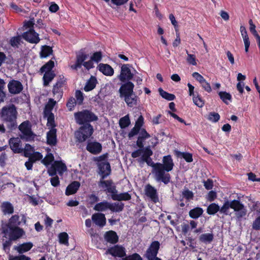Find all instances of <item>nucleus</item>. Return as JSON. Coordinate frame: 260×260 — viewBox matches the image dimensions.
Instances as JSON below:
<instances>
[{"instance_id":"obj_1","label":"nucleus","mask_w":260,"mask_h":260,"mask_svg":"<svg viewBox=\"0 0 260 260\" xmlns=\"http://www.w3.org/2000/svg\"><path fill=\"white\" fill-rule=\"evenodd\" d=\"M231 208L235 212L238 219L244 217L247 214V209L239 200L225 201L221 208L215 203L210 204L207 208V213L209 215H214L218 211L225 215L230 214L229 209Z\"/></svg>"},{"instance_id":"obj_2","label":"nucleus","mask_w":260,"mask_h":260,"mask_svg":"<svg viewBox=\"0 0 260 260\" xmlns=\"http://www.w3.org/2000/svg\"><path fill=\"white\" fill-rule=\"evenodd\" d=\"M17 108L13 104L4 106L0 110V118L6 123L7 128L10 131L17 128Z\"/></svg>"},{"instance_id":"obj_3","label":"nucleus","mask_w":260,"mask_h":260,"mask_svg":"<svg viewBox=\"0 0 260 260\" xmlns=\"http://www.w3.org/2000/svg\"><path fill=\"white\" fill-rule=\"evenodd\" d=\"M119 89V96L124 98L128 107H133L137 104L138 97L134 92L135 85L131 81L124 82Z\"/></svg>"},{"instance_id":"obj_4","label":"nucleus","mask_w":260,"mask_h":260,"mask_svg":"<svg viewBox=\"0 0 260 260\" xmlns=\"http://www.w3.org/2000/svg\"><path fill=\"white\" fill-rule=\"evenodd\" d=\"M75 118L79 124L89 123L90 122L98 120V117L93 112L89 110H85L75 113Z\"/></svg>"},{"instance_id":"obj_5","label":"nucleus","mask_w":260,"mask_h":260,"mask_svg":"<svg viewBox=\"0 0 260 260\" xmlns=\"http://www.w3.org/2000/svg\"><path fill=\"white\" fill-rule=\"evenodd\" d=\"M21 134L20 138L26 141L34 140L36 135L31 131V126L29 121L26 120L21 123L18 126Z\"/></svg>"},{"instance_id":"obj_6","label":"nucleus","mask_w":260,"mask_h":260,"mask_svg":"<svg viewBox=\"0 0 260 260\" xmlns=\"http://www.w3.org/2000/svg\"><path fill=\"white\" fill-rule=\"evenodd\" d=\"M82 125L75 134L76 138L79 142L85 141L93 133V127L90 123Z\"/></svg>"},{"instance_id":"obj_7","label":"nucleus","mask_w":260,"mask_h":260,"mask_svg":"<svg viewBox=\"0 0 260 260\" xmlns=\"http://www.w3.org/2000/svg\"><path fill=\"white\" fill-rule=\"evenodd\" d=\"M3 232L5 234V237L7 235L14 241L21 237L24 234V230L18 226H13L8 224L6 228H3Z\"/></svg>"},{"instance_id":"obj_8","label":"nucleus","mask_w":260,"mask_h":260,"mask_svg":"<svg viewBox=\"0 0 260 260\" xmlns=\"http://www.w3.org/2000/svg\"><path fill=\"white\" fill-rule=\"evenodd\" d=\"M99 186L104 189L107 193H111V195H129L127 192L117 194L116 187L111 180H100L98 183Z\"/></svg>"},{"instance_id":"obj_9","label":"nucleus","mask_w":260,"mask_h":260,"mask_svg":"<svg viewBox=\"0 0 260 260\" xmlns=\"http://www.w3.org/2000/svg\"><path fill=\"white\" fill-rule=\"evenodd\" d=\"M160 243L158 241H152L147 249L144 256L148 260H154L157 257V254L160 248Z\"/></svg>"},{"instance_id":"obj_10","label":"nucleus","mask_w":260,"mask_h":260,"mask_svg":"<svg viewBox=\"0 0 260 260\" xmlns=\"http://www.w3.org/2000/svg\"><path fill=\"white\" fill-rule=\"evenodd\" d=\"M129 64H123L121 67L120 73L118 78L122 82L130 81L134 77V74L132 73Z\"/></svg>"},{"instance_id":"obj_11","label":"nucleus","mask_w":260,"mask_h":260,"mask_svg":"<svg viewBox=\"0 0 260 260\" xmlns=\"http://www.w3.org/2000/svg\"><path fill=\"white\" fill-rule=\"evenodd\" d=\"M155 179L158 182H162L165 184L170 182L171 176L166 170L158 167L155 171H153Z\"/></svg>"},{"instance_id":"obj_12","label":"nucleus","mask_w":260,"mask_h":260,"mask_svg":"<svg viewBox=\"0 0 260 260\" xmlns=\"http://www.w3.org/2000/svg\"><path fill=\"white\" fill-rule=\"evenodd\" d=\"M114 257L124 258L126 256V250L124 247L120 245H115L108 249L106 251Z\"/></svg>"},{"instance_id":"obj_13","label":"nucleus","mask_w":260,"mask_h":260,"mask_svg":"<svg viewBox=\"0 0 260 260\" xmlns=\"http://www.w3.org/2000/svg\"><path fill=\"white\" fill-rule=\"evenodd\" d=\"M22 37L27 42L31 44L38 43L40 39L39 34L35 32L34 29H29L28 30L23 32Z\"/></svg>"},{"instance_id":"obj_14","label":"nucleus","mask_w":260,"mask_h":260,"mask_svg":"<svg viewBox=\"0 0 260 260\" xmlns=\"http://www.w3.org/2000/svg\"><path fill=\"white\" fill-rule=\"evenodd\" d=\"M98 166L99 169V174L102 177L101 180H104L111 173L110 165L107 161H100L98 162Z\"/></svg>"},{"instance_id":"obj_15","label":"nucleus","mask_w":260,"mask_h":260,"mask_svg":"<svg viewBox=\"0 0 260 260\" xmlns=\"http://www.w3.org/2000/svg\"><path fill=\"white\" fill-rule=\"evenodd\" d=\"M9 144L11 149L14 153H20L23 152L21 142L18 137L10 138L9 140Z\"/></svg>"},{"instance_id":"obj_16","label":"nucleus","mask_w":260,"mask_h":260,"mask_svg":"<svg viewBox=\"0 0 260 260\" xmlns=\"http://www.w3.org/2000/svg\"><path fill=\"white\" fill-rule=\"evenodd\" d=\"M8 88L10 93L13 94H17L22 91L23 87L20 81L12 80L8 83Z\"/></svg>"},{"instance_id":"obj_17","label":"nucleus","mask_w":260,"mask_h":260,"mask_svg":"<svg viewBox=\"0 0 260 260\" xmlns=\"http://www.w3.org/2000/svg\"><path fill=\"white\" fill-rule=\"evenodd\" d=\"M66 82V79L62 76H59V79L56 82L55 84L54 85L52 92L54 96L56 95V98L59 99L62 96L61 88Z\"/></svg>"},{"instance_id":"obj_18","label":"nucleus","mask_w":260,"mask_h":260,"mask_svg":"<svg viewBox=\"0 0 260 260\" xmlns=\"http://www.w3.org/2000/svg\"><path fill=\"white\" fill-rule=\"evenodd\" d=\"M162 162L163 164L157 162V166L159 168L166 170L167 172L172 170L174 165L170 155L164 156Z\"/></svg>"},{"instance_id":"obj_19","label":"nucleus","mask_w":260,"mask_h":260,"mask_svg":"<svg viewBox=\"0 0 260 260\" xmlns=\"http://www.w3.org/2000/svg\"><path fill=\"white\" fill-rule=\"evenodd\" d=\"M92 221L96 225L103 227L106 223V218L104 214L102 213H95L92 215Z\"/></svg>"},{"instance_id":"obj_20","label":"nucleus","mask_w":260,"mask_h":260,"mask_svg":"<svg viewBox=\"0 0 260 260\" xmlns=\"http://www.w3.org/2000/svg\"><path fill=\"white\" fill-rule=\"evenodd\" d=\"M86 149L93 154H97L102 151V146L101 144L99 142H90L88 143Z\"/></svg>"},{"instance_id":"obj_21","label":"nucleus","mask_w":260,"mask_h":260,"mask_svg":"<svg viewBox=\"0 0 260 260\" xmlns=\"http://www.w3.org/2000/svg\"><path fill=\"white\" fill-rule=\"evenodd\" d=\"M104 239L108 243L115 244L118 242L119 237L116 232L111 230L105 233Z\"/></svg>"},{"instance_id":"obj_22","label":"nucleus","mask_w":260,"mask_h":260,"mask_svg":"<svg viewBox=\"0 0 260 260\" xmlns=\"http://www.w3.org/2000/svg\"><path fill=\"white\" fill-rule=\"evenodd\" d=\"M56 129L52 127L47 134V142L50 145L54 146L56 144Z\"/></svg>"},{"instance_id":"obj_23","label":"nucleus","mask_w":260,"mask_h":260,"mask_svg":"<svg viewBox=\"0 0 260 260\" xmlns=\"http://www.w3.org/2000/svg\"><path fill=\"white\" fill-rule=\"evenodd\" d=\"M99 70L104 75L111 76L114 74V69L108 64L100 63L98 66Z\"/></svg>"},{"instance_id":"obj_24","label":"nucleus","mask_w":260,"mask_h":260,"mask_svg":"<svg viewBox=\"0 0 260 260\" xmlns=\"http://www.w3.org/2000/svg\"><path fill=\"white\" fill-rule=\"evenodd\" d=\"M32 246L33 244L31 242H26L20 244L18 246H15L14 249L16 250L19 253L22 254L28 251L31 249Z\"/></svg>"},{"instance_id":"obj_25","label":"nucleus","mask_w":260,"mask_h":260,"mask_svg":"<svg viewBox=\"0 0 260 260\" xmlns=\"http://www.w3.org/2000/svg\"><path fill=\"white\" fill-rule=\"evenodd\" d=\"M80 186V183L78 181H74L72 182L67 187L66 190V195L75 194L78 190Z\"/></svg>"},{"instance_id":"obj_26","label":"nucleus","mask_w":260,"mask_h":260,"mask_svg":"<svg viewBox=\"0 0 260 260\" xmlns=\"http://www.w3.org/2000/svg\"><path fill=\"white\" fill-rule=\"evenodd\" d=\"M199 241L205 244L211 243L214 239V235L212 233L202 234L199 236Z\"/></svg>"},{"instance_id":"obj_27","label":"nucleus","mask_w":260,"mask_h":260,"mask_svg":"<svg viewBox=\"0 0 260 260\" xmlns=\"http://www.w3.org/2000/svg\"><path fill=\"white\" fill-rule=\"evenodd\" d=\"M97 80L95 77L91 76L87 81L86 85L84 87L85 91H89L93 89L96 86Z\"/></svg>"},{"instance_id":"obj_28","label":"nucleus","mask_w":260,"mask_h":260,"mask_svg":"<svg viewBox=\"0 0 260 260\" xmlns=\"http://www.w3.org/2000/svg\"><path fill=\"white\" fill-rule=\"evenodd\" d=\"M204 210L201 207H195L189 212V216L192 219H197L203 213Z\"/></svg>"},{"instance_id":"obj_29","label":"nucleus","mask_w":260,"mask_h":260,"mask_svg":"<svg viewBox=\"0 0 260 260\" xmlns=\"http://www.w3.org/2000/svg\"><path fill=\"white\" fill-rule=\"evenodd\" d=\"M109 207L110 203L107 201H104L96 204L93 207V209L97 211L102 212L109 209Z\"/></svg>"},{"instance_id":"obj_30","label":"nucleus","mask_w":260,"mask_h":260,"mask_svg":"<svg viewBox=\"0 0 260 260\" xmlns=\"http://www.w3.org/2000/svg\"><path fill=\"white\" fill-rule=\"evenodd\" d=\"M153 154L152 151L149 146L143 149L142 155L140 158V162H145Z\"/></svg>"},{"instance_id":"obj_31","label":"nucleus","mask_w":260,"mask_h":260,"mask_svg":"<svg viewBox=\"0 0 260 260\" xmlns=\"http://www.w3.org/2000/svg\"><path fill=\"white\" fill-rule=\"evenodd\" d=\"M124 208V204L121 202L110 203L109 210L112 212H119L122 211Z\"/></svg>"},{"instance_id":"obj_32","label":"nucleus","mask_w":260,"mask_h":260,"mask_svg":"<svg viewBox=\"0 0 260 260\" xmlns=\"http://www.w3.org/2000/svg\"><path fill=\"white\" fill-rule=\"evenodd\" d=\"M55 74L53 72H46L43 76L44 85L47 86L49 83L54 79Z\"/></svg>"},{"instance_id":"obj_33","label":"nucleus","mask_w":260,"mask_h":260,"mask_svg":"<svg viewBox=\"0 0 260 260\" xmlns=\"http://www.w3.org/2000/svg\"><path fill=\"white\" fill-rule=\"evenodd\" d=\"M54 167H55L57 171H58L60 175H62L63 172L67 170V168L65 164L60 161H55L54 162Z\"/></svg>"},{"instance_id":"obj_34","label":"nucleus","mask_w":260,"mask_h":260,"mask_svg":"<svg viewBox=\"0 0 260 260\" xmlns=\"http://www.w3.org/2000/svg\"><path fill=\"white\" fill-rule=\"evenodd\" d=\"M53 50L51 47L49 46H43L42 47L41 51L40 52L41 58H45L52 53Z\"/></svg>"},{"instance_id":"obj_35","label":"nucleus","mask_w":260,"mask_h":260,"mask_svg":"<svg viewBox=\"0 0 260 260\" xmlns=\"http://www.w3.org/2000/svg\"><path fill=\"white\" fill-rule=\"evenodd\" d=\"M131 124L129 115L127 114L121 118L119 121V124L121 128H125L128 127Z\"/></svg>"},{"instance_id":"obj_36","label":"nucleus","mask_w":260,"mask_h":260,"mask_svg":"<svg viewBox=\"0 0 260 260\" xmlns=\"http://www.w3.org/2000/svg\"><path fill=\"white\" fill-rule=\"evenodd\" d=\"M44 117L47 118V125L48 126H51V128L55 127L54 123V114L52 112L50 113H44Z\"/></svg>"},{"instance_id":"obj_37","label":"nucleus","mask_w":260,"mask_h":260,"mask_svg":"<svg viewBox=\"0 0 260 260\" xmlns=\"http://www.w3.org/2000/svg\"><path fill=\"white\" fill-rule=\"evenodd\" d=\"M159 94L165 99L168 101H173L175 99V96L173 94L169 93L164 91L162 88L158 89Z\"/></svg>"},{"instance_id":"obj_38","label":"nucleus","mask_w":260,"mask_h":260,"mask_svg":"<svg viewBox=\"0 0 260 260\" xmlns=\"http://www.w3.org/2000/svg\"><path fill=\"white\" fill-rule=\"evenodd\" d=\"M54 63L52 60H49L48 62L43 66L40 69V72L43 73L46 72H52L51 70L54 67Z\"/></svg>"},{"instance_id":"obj_39","label":"nucleus","mask_w":260,"mask_h":260,"mask_svg":"<svg viewBox=\"0 0 260 260\" xmlns=\"http://www.w3.org/2000/svg\"><path fill=\"white\" fill-rule=\"evenodd\" d=\"M186 53L187 54L186 60L188 64L192 66H197V60L196 59L195 55L189 54L187 50H186Z\"/></svg>"},{"instance_id":"obj_40","label":"nucleus","mask_w":260,"mask_h":260,"mask_svg":"<svg viewBox=\"0 0 260 260\" xmlns=\"http://www.w3.org/2000/svg\"><path fill=\"white\" fill-rule=\"evenodd\" d=\"M56 102L52 99H50L47 105L45 106L44 113L52 112V110Z\"/></svg>"},{"instance_id":"obj_41","label":"nucleus","mask_w":260,"mask_h":260,"mask_svg":"<svg viewBox=\"0 0 260 260\" xmlns=\"http://www.w3.org/2000/svg\"><path fill=\"white\" fill-rule=\"evenodd\" d=\"M218 94L221 100L226 104H228L227 100L231 101L232 100L231 95L225 91H220Z\"/></svg>"},{"instance_id":"obj_42","label":"nucleus","mask_w":260,"mask_h":260,"mask_svg":"<svg viewBox=\"0 0 260 260\" xmlns=\"http://www.w3.org/2000/svg\"><path fill=\"white\" fill-rule=\"evenodd\" d=\"M23 149V152H24V156L26 157H28L35 152L34 147H32L29 144H26L24 148Z\"/></svg>"},{"instance_id":"obj_43","label":"nucleus","mask_w":260,"mask_h":260,"mask_svg":"<svg viewBox=\"0 0 260 260\" xmlns=\"http://www.w3.org/2000/svg\"><path fill=\"white\" fill-rule=\"evenodd\" d=\"M3 211L5 213L12 214L14 212L13 207L9 202L3 203Z\"/></svg>"},{"instance_id":"obj_44","label":"nucleus","mask_w":260,"mask_h":260,"mask_svg":"<svg viewBox=\"0 0 260 260\" xmlns=\"http://www.w3.org/2000/svg\"><path fill=\"white\" fill-rule=\"evenodd\" d=\"M59 243L64 245H68L69 236L66 232H62L59 235Z\"/></svg>"},{"instance_id":"obj_45","label":"nucleus","mask_w":260,"mask_h":260,"mask_svg":"<svg viewBox=\"0 0 260 260\" xmlns=\"http://www.w3.org/2000/svg\"><path fill=\"white\" fill-rule=\"evenodd\" d=\"M121 260H143L142 257L137 253L126 255L125 257L121 258Z\"/></svg>"},{"instance_id":"obj_46","label":"nucleus","mask_w":260,"mask_h":260,"mask_svg":"<svg viewBox=\"0 0 260 260\" xmlns=\"http://www.w3.org/2000/svg\"><path fill=\"white\" fill-rule=\"evenodd\" d=\"M178 156H181L187 162H191L193 160L192 155L190 153L178 152Z\"/></svg>"},{"instance_id":"obj_47","label":"nucleus","mask_w":260,"mask_h":260,"mask_svg":"<svg viewBox=\"0 0 260 260\" xmlns=\"http://www.w3.org/2000/svg\"><path fill=\"white\" fill-rule=\"evenodd\" d=\"M87 55L84 53H81L77 55L76 62L81 67L83 65L84 61L87 59Z\"/></svg>"},{"instance_id":"obj_48","label":"nucleus","mask_w":260,"mask_h":260,"mask_svg":"<svg viewBox=\"0 0 260 260\" xmlns=\"http://www.w3.org/2000/svg\"><path fill=\"white\" fill-rule=\"evenodd\" d=\"M6 83L3 79H0V98L5 100L6 98V93L4 91Z\"/></svg>"},{"instance_id":"obj_49","label":"nucleus","mask_w":260,"mask_h":260,"mask_svg":"<svg viewBox=\"0 0 260 260\" xmlns=\"http://www.w3.org/2000/svg\"><path fill=\"white\" fill-rule=\"evenodd\" d=\"M54 160V156L52 153H48L44 159L42 160V162L48 166L50 165Z\"/></svg>"},{"instance_id":"obj_50","label":"nucleus","mask_w":260,"mask_h":260,"mask_svg":"<svg viewBox=\"0 0 260 260\" xmlns=\"http://www.w3.org/2000/svg\"><path fill=\"white\" fill-rule=\"evenodd\" d=\"M29 160L35 162L37 160H39L43 158V155L38 152H34L32 154L28 157Z\"/></svg>"},{"instance_id":"obj_51","label":"nucleus","mask_w":260,"mask_h":260,"mask_svg":"<svg viewBox=\"0 0 260 260\" xmlns=\"http://www.w3.org/2000/svg\"><path fill=\"white\" fill-rule=\"evenodd\" d=\"M76 101L77 104L80 105L82 104L84 100V96L83 93L79 90H77L75 92Z\"/></svg>"},{"instance_id":"obj_52","label":"nucleus","mask_w":260,"mask_h":260,"mask_svg":"<svg viewBox=\"0 0 260 260\" xmlns=\"http://www.w3.org/2000/svg\"><path fill=\"white\" fill-rule=\"evenodd\" d=\"M20 41L21 37L20 36H18L12 37L10 40V43L12 47L18 48Z\"/></svg>"},{"instance_id":"obj_53","label":"nucleus","mask_w":260,"mask_h":260,"mask_svg":"<svg viewBox=\"0 0 260 260\" xmlns=\"http://www.w3.org/2000/svg\"><path fill=\"white\" fill-rule=\"evenodd\" d=\"M145 195H156V189L149 184H148L145 186Z\"/></svg>"},{"instance_id":"obj_54","label":"nucleus","mask_w":260,"mask_h":260,"mask_svg":"<svg viewBox=\"0 0 260 260\" xmlns=\"http://www.w3.org/2000/svg\"><path fill=\"white\" fill-rule=\"evenodd\" d=\"M208 119L210 121L216 122L219 120L220 115L217 113L211 112L209 114Z\"/></svg>"},{"instance_id":"obj_55","label":"nucleus","mask_w":260,"mask_h":260,"mask_svg":"<svg viewBox=\"0 0 260 260\" xmlns=\"http://www.w3.org/2000/svg\"><path fill=\"white\" fill-rule=\"evenodd\" d=\"M193 103L196 105L198 106L199 107L202 108L203 107L204 105V101L202 99V98L199 95H197V96H194L192 98Z\"/></svg>"},{"instance_id":"obj_56","label":"nucleus","mask_w":260,"mask_h":260,"mask_svg":"<svg viewBox=\"0 0 260 260\" xmlns=\"http://www.w3.org/2000/svg\"><path fill=\"white\" fill-rule=\"evenodd\" d=\"M193 199V196H180V201L178 204L181 207H183L185 206V203L183 202L184 199H185L186 203H187L189 200H192Z\"/></svg>"},{"instance_id":"obj_57","label":"nucleus","mask_w":260,"mask_h":260,"mask_svg":"<svg viewBox=\"0 0 260 260\" xmlns=\"http://www.w3.org/2000/svg\"><path fill=\"white\" fill-rule=\"evenodd\" d=\"M102 54L101 52H96L93 53L92 56L91 57V59L92 61H94L96 62H99L102 59Z\"/></svg>"},{"instance_id":"obj_58","label":"nucleus","mask_w":260,"mask_h":260,"mask_svg":"<svg viewBox=\"0 0 260 260\" xmlns=\"http://www.w3.org/2000/svg\"><path fill=\"white\" fill-rule=\"evenodd\" d=\"M13 240H11L10 237H9V239L8 240H6L3 243V249L5 251L8 250H10V248L12 244V241Z\"/></svg>"},{"instance_id":"obj_59","label":"nucleus","mask_w":260,"mask_h":260,"mask_svg":"<svg viewBox=\"0 0 260 260\" xmlns=\"http://www.w3.org/2000/svg\"><path fill=\"white\" fill-rule=\"evenodd\" d=\"M76 104L77 103L75 98L72 97L69 99L67 104V106L70 110H72V108L76 106Z\"/></svg>"},{"instance_id":"obj_60","label":"nucleus","mask_w":260,"mask_h":260,"mask_svg":"<svg viewBox=\"0 0 260 260\" xmlns=\"http://www.w3.org/2000/svg\"><path fill=\"white\" fill-rule=\"evenodd\" d=\"M192 76L198 81H199L200 84L204 83L206 81L204 78L198 72L193 73Z\"/></svg>"},{"instance_id":"obj_61","label":"nucleus","mask_w":260,"mask_h":260,"mask_svg":"<svg viewBox=\"0 0 260 260\" xmlns=\"http://www.w3.org/2000/svg\"><path fill=\"white\" fill-rule=\"evenodd\" d=\"M139 137L142 139L145 140L150 137V135L146 132L145 129L142 128L139 132Z\"/></svg>"},{"instance_id":"obj_62","label":"nucleus","mask_w":260,"mask_h":260,"mask_svg":"<svg viewBox=\"0 0 260 260\" xmlns=\"http://www.w3.org/2000/svg\"><path fill=\"white\" fill-rule=\"evenodd\" d=\"M204 186L207 190H210L213 186V181L212 179H208L206 181H203Z\"/></svg>"},{"instance_id":"obj_63","label":"nucleus","mask_w":260,"mask_h":260,"mask_svg":"<svg viewBox=\"0 0 260 260\" xmlns=\"http://www.w3.org/2000/svg\"><path fill=\"white\" fill-rule=\"evenodd\" d=\"M252 229L256 231L260 230V217L257 216L253 221Z\"/></svg>"},{"instance_id":"obj_64","label":"nucleus","mask_w":260,"mask_h":260,"mask_svg":"<svg viewBox=\"0 0 260 260\" xmlns=\"http://www.w3.org/2000/svg\"><path fill=\"white\" fill-rule=\"evenodd\" d=\"M10 260H31L29 257L26 256L25 255L21 254L18 256H15Z\"/></svg>"}]
</instances>
